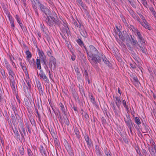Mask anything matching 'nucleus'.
<instances>
[{
  "label": "nucleus",
  "mask_w": 156,
  "mask_h": 156,
  "mask_svg": "<svg viewBox=\"0 0 156 156\" xmlns=\"http://www.w3.org/2000/svg\"><path fill=\"white\" fill-rule=\"evenodd\" d=\"M101 54L94 46L92 45L89 46V53H87V58L91 63H94L96 61L98 62V59L99 57L100 58Z\"/></svg>",
  "instance_id": "obj_1"
},
{
  "label": "nucleus",
  "mask_w": 156,
  "mask_h": 156,
  "mask_svg": "<svg viewBox=\"0 0 156 156\" xmlns=\"http://www.w3.org/2000/svg\"><path fill=\"white\" fill-rule=\"evenodd\" d=\"M38 54L39 55L38 59L41 61V62L43 64L46 65H47V62L46 55L42 50L39 49L38 50Z\"/></svg>",
  "instance_id": "obj_2"
},
{
  "label": "nucleus",
  "mask_w": 156,
  "mask_h": 156,
  "mask_svg": "<svg viewBox=\"0 0 156 156\" xmlns=\"http://www.w3.org/2000/svg\"><path fill=\"white\" fill-rule=\"evenodd\" d=\"M151 145H148V147L150 154L152 156L155 155L156 154V146L155 143L152 140L150 142Z\"/></svg>",
  "instance_id": "obj_3"
},
{
  "label": "nucleus",
  "mask_w": 156,
  "mask_h": 156,
  "mask_svg": "<svg viewBox=\"0 0 156 156\" xmlns=\"http://www.w3.org/2000/svg\"><path fill=\"white\" fill-rule=\"evenodd\" d=\"M39 7L41 11L43 12L45 16H49L50 15L51 12L49 9L43 4H40Z\"/></svg>",
  "instance_id": "obj_4"
},
{
  "label": "nucleus",
  "mask_w": 156,
  "mask_h": 156,
  "mask_svg": "<svg viewBox=\"0 0 156 156\" xmlns=\"http://www.w3.org/2000/svg\"><path fill=\"white\" fill-rule=\"evenodd\" d=\"M37 73H38L37 72ZM37 74H38V73H37ZM38 75L40 76V79L41 80H44L47 83H48L49 82V80L48 78L46 76V74L42 70H40V73Z\"/></svg>",
  "instance_id": "obj_5"
},
{
  "label": "nucleus",
  "mask_w": 156,
  "mask_h": 156,
  "mask_svg": "<svg viewBox=\"0 0 156 156\" xmlns=\"http://www.w3.org/2000/svg\"><path fill=\"white\" fill-rule=\"evenodd\" d=\"M100 57V58L99 57L98 59V62L96 61L94 63H100L101 62V60H102L105 64L108 65H109V62L106 58L105 55L101 54Z\"/></svg>",
  "instance_id": "obj_6"
},
{
  "label": "nucleus",
  "mask_w": 156,
  "mask_h": 156,
  "mask_svg": "<svg viewBox=\"0 0 156 156\" xmlns=\"http://www.w3.org/2000/svg\"><path fill=\"white\" fill-rule=\"evenodd\" d=\"M46 17L44 16V17L45 18V21L47 24L50 26H52L53 24V20H54V17L52 16H46Z\"/></svg>",
  "instance_id": "obj_7"
},
{
  "label": "nucleus",
  "mask_w": 156,
  "mask_h": 156,
  "mask_svg": "<svg viewBox=\"0 0 156 156\" xmlns=\"http://www.w3.org/2000/svg\"><path fill=\"white\" fill-rule=\"evenodd\" d=\"M32 6L37 16H39L38 10L37 8V3H39L38 0H33L32 1Z\"/></svg>",
  "instance_id": "obj_8"
},
{
  "label": "nucleus",
  "mask_w": 156,
  "mask_h": 156,
  "mask_svg": "<svg viewBox=\"0 0 156 156\" xmlns=\"http://www.w3.org/2000/svg\"><path fill=\"white\" fill-rule=\"evenodd\" d=\"M126 118H124V119L126 125L129 127V128H130L132 125V120L129 115H126Z\"/></svg>",
  "instance_id": "obj_9"
},
{
  "label": "nucleus",
  "mask_w": 156,
  "mask_h": 156,
  "mask_svg": "<svg viewBox=\"0 0 156 156\" xmlns=\"http://www.w3.org/2000/svg\"><path fill=\"white\" fill-rule=\"evenodd\" d=\"M114 100L118 108L120 109V105L121 101L120 100V97L118 96L114 97Z\"/></svg>",
  "instance_id": "obj_10"
},
{
  "label": "nucleus",
  "mask_w": 156,
  "mask_h": 156,
  "mask_svg": "<svg viewBox=\"0 0 156 156\" xmlns=\"http://www.w3.org/2000/svg\"><path fill=\"white\" fill-rule=\"evenodd\" d=\"M62 24L63 25V27L62 28V30L63 32L64 33V35L65 34H67V32H68L69 28H68L67 24L65 23V22L62 20Z\"/></svg>",
  "instance_id": "obj_11"
},
{
  "label": "nucleus",
  "mask_w": 156,
  "mask_h": 156,
  "mask_svg": "<svg viewBox=\"0 0 156 156\" xmlns=\"http://www.w3.org/2000/svg\"><path fill=\"white\" fill-rule=\"evenodd\" d=\"M15 76V74H14V75H11L9 76V77L11 83V85L13 89V88L15 89V82L14 79V76Z\"/></svg>",
  "instance_id": "obj_12"
},
{
  "label": "nucleus",
  "mask_w": 156,
  "mask_h": 156,
  "mask_svg": "<svg viewBox=\"0 0 156 156\" xmlns=\"http://www.w3.org/2000/svg\"><path fill=\"white\" fill-rule=\"evenodd\" d=\"M7 16L9 19L10 23L11 24V27L14 29L15 27V25L14 24V19L12 16L10 15L9 13L7 14Z\"/></svg>",
  "instance_id": "obj_13"
},
{
  "label": "nucleus",
  "mask_w": 156,
  "mask_h": 156,
  "mask_svg": "<svg viewBox=\"0 0 156 156\" xmlns=\"http://www.w3.org/2000/svg\"><path fill=\"white\" fill-rule=\"evenodd\" d=\"M15 18L21 29H24V27L23 26V25L21 22V20L18 15H16L15 16Z\"/></svg>",
  "instance_id": "obj_14"
},
{
  "label": "nucleus",
  "mask_w": 156,
  "mask_h": 156,
  "mask_svg": "<svg viewBox=\"0 0 156 156\" xmlns=\"http://www.w3.org/2000/svg\"><path fill=\"white\" fill-rule=\"evenodd\" d=\"M144 22H142L141 25L146 29H147L149 30H151V26L146 20H144Z\"/></svg>",
  "instance_id": "obj_15"
},
{
  "label": "nucleus",
  "mask_w": 156,
  "mask_h": 156,
  "mask_svg": "<svg viewBox=\"0 0 156 156\" xmlns=\"http://www.w3.org/2000/svg\"><path fill=\"white\" fill-rule=\"evenodd\" d=\"M49 63L53 64L54 67L56 66V60L53 56H51L49 58Z\"/></svg>",
  "instance_id": "obj_16"
},
{
  "label": "nucleus",
  "mask_w": 156,
  "mask_h": 156,
  "mask_svg": "<svg viewBox=\"0 0 156 156\" xmlns=\"http://www.w3.org/2000/svg\"><path fill=\"white\" fill-rule=\"evenodd\" d=\"M84 137L88 147H91V140L90 139L88 135H87L85 136Z\"/></svg>",
  "instance_id": "obj_17"
},
{
  "label": "nucleus",
  "mask_w": 156,
  "mask_h": 156,
  "mask_svg": "<svg viewBox=\"0 0 156 156\" xmlns=\"http://www.w3.org/2000/svg\"><path fill=\"white\" fill-rule=\"evenodd\" d=\"M53 23V24L58 26L59 27H60L62 26V22L59 21L58 19H55V18H54Z\"/></svg>",
  "instance_id": "obj_18"
},
{
  "label": "nucleus",
  "mask_w": 156,
  "mask_h": 156,
  "mask_svg": "<svg viewBox=\"0 0 156 156\" xmlns=\"http://www.w3.org/2000/svg\"><path fill=\"white\" fill-rule=\"evenodd\" d=\"M77 5L79 6L82 7L83 9H84L85 8V5L83 3L82 0H76Z\"/></svg>",
  "instance_id": "obj_19"
},
{
  "label": "nucleus",
  "mask_w": 156,
  "mask_h": 156,
  "mask_svg": "<svg viewBox=\"0 0 156 156\" xmlns=\"http://www.w3.org/2000/svg\"><path fill=\"white\" fill-rule=\"evenodd\" d=\"M59 105L61 107V110L62 112L63 113L64 115H66L67 114V112L66 111L64 105L62 103H61L59 104Z\"/></svg>",
  "instance_id": "obj_20"
},
{
  "label": "nucleus",
  "mask_w": 156,
  "mask_h": 156,
  "mask_svg": "<svg viewBox=\"0 0 156 156\" xmlns=\"http://www.w3.org/2000/svg\"><path fill=\"white\" fill-rule=\"evenodd\" d=\"M81 35L84 37H87V33L86 30L84 29H81L80 30Z\"/></svg>",
  "instance_id": "obj_21"
},
{
  "label": "nucleus",
  "mask_w": 156,
  "mask_h": 156,
  "mask_svg": "<svg viewBox=\"0 0 156 156\" xmlns=\"http://www.w3.org/2000/svg\"><path fill=\"white\" fill-rule=\"evenodd\" d=\"M26 54L27 55L26 56V58L27 60H29V59H30L32 57V55L31 53L29 51H27L26 52Z\"/></svg>",
  "instance_id": "obj_22"
},
{
  "label": "nucleus",
  "mask_w": 156,
  "mask_h": 156,
  "mask_svg": "<svg viewBox=\"0 0 156 156\" xmlns=\"http://www.w3.org/2000/svg\"><path fill=\"white\" fill-rule=\"evenodd\" d=\"M41 61L38 58L36 59V64L37 66V68L38 69L41 70Z\"/></svg>",
  "instance_id": "obj_23"
},
{
  "label": "nucleus",
  "mask_w": 156,
  "mask_h": 156,
  "mask_svg": "<svg viewBox=\"0 0 156 156\" xmlns=\"http://www.w3.org/2000/svg\"><path fill=\"white\" fill-rule=\"evenodd\" d=\"M37 85L38 87L40 94H42L43 93V91L41 84L40 83V82H39V83L37 84Z\"/></svg>",
  "instance_id": "obj_24"
},
{
  "label": "nucleus",
  "mask_w": 156,
  "mask_h": 156,
  "mask_svg": "<svg viewBox=\"0 0 156 156\" xmlns=\"http://www.w3.org/2000/svg\"><path fill=\"white\" fill-rule=\"evenodd\" d=\"M79 24L75 20H74L73 22V23L75 25V27L76 28H80L81 27V23L78 22Z\"/></svg>",
  "instance_id": "obj_25"
},
{
  "label": "nucleus",
  "mask_w": 156,
  "mask_h": 156,
  "mask_svg": "<svg viewBox=\"0 0 156 156\" xmlns=\"http://www.w3.org/2000/svg\"><path fill=\"white\" fill-rule=\"evenodd\" d=\"M12 110H13V111H14V112L15 113L16 117H17V116H16L17 115H18L17 114H16L15 111H16V110H17V105L16 103L14 104H12Z\"/></svg>",
  "instance_id": "obj_26"
},
{
  "label": "nucleus",
  "mask_w": 156,
  "mask_h": 156,
  "mask_svg": "<svg viewBox=\"0 0 156 156\" xmlns=\"http://www.w3.org/2000/svg\"><path fill=\"white\" fill-rule=\"evenodd\" d=\"M133 18H134L135 19H136V20H137L141 24H142L143 22L140 21V18L138 16H136L135 14H134V12L133 11Z\"/></svg>",
  "instance_id": "obj_27"
},
{
  "label": "nucleus",
  "mask_w": 156,
  "mask_h": 156,
  "mask_svg": "<svg viewBox=\"0 0 156 156\" xmlns=\"http://www.w3.org/2000/svg\"><path fill=\"white\" fill-rule=\"evenodd\" d=\"M129 29L134 33H136L137 31H138L136 27H134L132 25H131L130 26V27H129Z\"/></svg>",
  "instance_id": "obj_28"
},
{
  "label": "nucleus",
  "mask_w": 156,
  "mask_h": 156,
  "mask_svg": "<svg viewBox=\"0 0 156 156\" xmlns=\"http://www.w3.org/2000/svg\"><path fill=\"white\" fill-rule=\"evenodd\" d=\"M39 149L40 152L42 155H43V154H44L45 155H46L45 150L44 148L42 146H41L40 147Z\"/></svg>",
  "instance_id": "obj_29"
},
{
  "label": "nucleus",
  "mask_w": 156,
  "mask_h": 156,
  "mask_svg": "<svg viewBox=\"0 0 156 156\" xmlns=\"http://www.w3.org/2000/svg\"><path fill=\"white\" fill-rule=\"evenodd\" d=\"M9 58L10 59V61L11 62V63L12 64V65L13 66H15V64L14 63V62L13 61L12 59H14V58L12 56V55H9Z\"/></svg>",
  "instance_id": "obj_30"
},
{
  "label": "nucleus",
  "mask_w": 156,
  "mask_h": 156,
  "mask_svg": "<svg viewBox=\"0 0 156 156\" xmlns=\"http://www.w3.org/2000/svg\"><path fill=\"white\" fill-rule=\"evenodd\" d=\"M77 44L81 47L84 45L83 41L80 39H79L76 41Z\"/></svg>",
  "instance_id": "obj_31"
},
{
  "label": "nucleus",
  "mask_w": 156,
  "mask_h": 156,
  "mask_svg": "<svg viewBox=\"0 0 156 156\" xmlns=\"http://www.w3.org/2000/svg\"><path fill=\"white\" fill-rule=\"evenodd\" d=\"M95 152L98 156H101V151L99 148L97 146L96 147Z\"/></svg>",
  "instance_id": "obj_32"
},
{
  "label": "nucleus",
  "mask_w": 156,
  "mask_h": 156,
  "mask_svg": "<svg viewBox=\"0 0 156 156\" xmlns=\"http://www.w3.org/2000/svg\"><path fill=\"white\" fill-rule=\"evenodd\" d=\"M28 86V87L27 88V89L28 88L30 89L31 87V84H30V80L29 79V76L28 75L27 77V80H26Z\"/></svg>",
  "instance_id": "obj_33"
},
{
  "label": "nucleus",
  "mask_w": 156,
  "mask_h": 156,
  "mask_svg": "<svg viewBox=\"0 0 156 156\" xmlns=\"http://www.w3.org/2000/svg\"><path fill=\"white\" fill-rule=\"evenodd\" d=\"M27 60L28 61L30 66H33L35 65V62L34 59V58H33L31 60H30V59H29V60Z\"/></svg>",
  "instance_id": "obj_34"
},
{
  "label": "nucleus",
  "mask_w": 156,
  "mask_h": 156,
  "mask_svg": "<svg viewBox=\"0 0 156 156\" xmlns=\"http://www.w3.org/2000/svg\"><path fill=\"white\" fill-rule=\"evenodd\" d=\"M4 61V62L5 63L6 68L7 69H9L11 68L10 65L9 64V62L7 60L5 59Z\"/></svg>",
  "instance_id": "obj_35"
},
{
  "label": "nucleus",
  "mask_w": 156,
  "mask_h": 156,
  "mask_svg": "<svg viewBox=\"0 0 156 156\" xmlns=\"http://www.w3.org/2000/svg\"><path fill=\"white\" fill-rule=\"evenodd\" d=\"M132 44L133 45H136L137 44L138 42L136 40H134L131 36V41Z\"/></svg>",
  "instance_id": "obj_36"
},
{
  "label": "nucleus",
  "mask_w": 156,
  "mask_h": 156,
  "mask_svg": "<svg viewBox=\"0 0 156 156\" xmlns=\"http://www.w3.org/2000/svg\"><path fill=\"white\" fill-rule=\"evenodd\" d=\"M134 121L138 125H139L141 124V122L139 118L138 117H136L134 118Z\"/></svg>",
  "instance_id": "obj_37"
},
{
  "label": "nucleus",
  "mask_w": 156,
  "mask_h": 156,
  "mask_svg": "<svg viewBox=\"0 0 156 156\" xmlns=\"http://www.w3.org/2000/svg\"><path fill=\"white\" fill-rule=\"evenodd\" d=\"M138 40V42L142 45H144L145 44L144 40L143 37Z\"/></svg>",
  "instance_id": "obj_38"
},
{
  "label": "nucleus",
  "mask_w": 156,
  "mask_h": 156,
  "mask_svg": "<svg viewBox=\"0 0 156 156\" xmlns=\"http://www.w3.org/2000/svg\"><path fill=\"white\" fill-rule=\"evenodd\" d=\"M27 153L28 156H33V153L31 150L30 148H28L27 149Z\"/></svg>",
  "instance_id": "obj_39"
},
{
  "label": "nucleus",
  "mask_w": 156,
  "mask_h": 156,
  "mask_svg": "<svg viewBox=\"0 0 156 156\" xmlns=\"http://www.w3.org/2000/svg\"><path fill=\"white\" fill-rule=\"evenodd\" d=\"M122 103L125 108H126L127 110H128L129 108L128 105H126V101L125 100H122Z\"/></svg>",
  "instance_id": "obj_40"
},
{
  "label": "nucleus",
  "mask_w": 156,
  "mask_h": 156,
  "mask_svg": "<svg viewBox=\"0 0 156 156\" xmlns=\"http://www.w3.org/2000/svg\"><path fill=\"white\" fill-rule=\"evenodd\" d=\"M19 152L20 154L23 155L24 153V150L23 147H20V148Z\"/></svg>",
  "instance_id": "obj_41"
},
{
  "label": "nucleus",
  "mask_w": 156,
  "mask_h": 156,
  "mask_svg": "<svg viewBox=\"0 0 156 156\" xmlns=\"http://www.w3.org/2000/svg\"><path fill=\"white\" fill-rule=\"evenodd\" d=\"M20 66L25 73H26V72H27V69L24 64L21 65Z\"/></svg>",
  "instance_id": "obj_42"
},
{
  "label": "nucleus",
  "mask_w": 156,
  "mask_h": 156,
  "mask_svg": "<svg viewBox=\"0 0 156 156\" xmlns=\"http://www.w3.org/2000/svg\"><path fill=\"white\" fill-rule=\"evenodd\" d=\"M47 55L51 57V56H53V54H52V51L51 50H48L47 52Z\"/></svg>",
  "instance_id": "obj_43"
},
{
  "label": "nucleus",
  "mask_w": 156,
  "mask_h": 156,
  "mask_svg": "<svg viewBox=\"0 0 156 156\" xmlns=\"http://www.w3.org/2000/svg\"><path fill=\"white\" fill-rule=\"evenodd\" d=\"M75 133L78 138H79L80 137V135L79 134V132L78 129L76 128L75 129Z\"/></svg>",
  "instance_id": "obj_44"
},
{
  "label": "nucleus",
  "mask_w": 156,
  "mask_h": 156,
  "mask_svg": "<svg viewBox=\"0 0 156 156\" xmlns=\"http://www.w3.org/2000/svg\"><path fill=\"white\" fill-rule=\"evenodd\" d=\"M7 70L9 76L11 75H14V74H15L11 68L7 69Z\"/></svg>",
  "instance_id": "obj_45"
},
{
  "label": "nucleus",
  "mask_w": 156,
  "mask_h": 156,
  "mask_svg": "<svg viewBox=\"0 0 156 156\" xmlns=\"http://www.w3.org/2000/svg\"><path fill=\"white\" fill-rule=\"evenodd\" d=\"M22 131L23 132L24 135H26V131L24 127L23 124L21 123L20 126Z\"/></svg>",
  "instance_id": "obj_46"
},
{
  "label": "nucleus",
  "mask_w": 156,
  "mask_h": 156,
  "mask_svg": "<svg viewBox=\"0 0 156 156\" xmlns=\"http://www.w3.org/2000/svg\"><path fill=\"white\" fill-rule=\"evenodd\" d=\"M136 33V35L137 36V38L138 39L143 37L142 35H141L140 32L139 31V30L137 31Z\"/></svg>",
  "instance_id": "obj_47"
},
{
  "label": "nucleus",
  "mask_w": 156,
  "mask_h": 156,
  "mask_svg": "<svg viewBox=\"0 0 156 156\" xmlns=\"http://www.w3.org/2000/svg\"><path fill=\"white\" fill-rule=\"evenodd\" d=\"M112 105H113L112 108H113V109L114 110V112H115V114L116 115H118V113H117V109H116V108L115 106L114 105V103H113L112 104Z\"/></svg>",
  "instance_id": "obj_48"
},
{
  "label": "nucleus",
  "mask_w": 156,
  "mask_h": 156,
  "mask_svg": "<svg viewBox=\"0 0 156 156\" xmlns=\"http://www.w3.org/2000/svg\"><path fill=\"white\" fill-rule=\"evenodd\" d=\"M130 66L132 68L134 69L136 67V64L134 62H133V63H130Z\"/></svg>",
  "instance_id": "obj_49"
},
{
  "label": "nucleus",
  "mask_w": 156,
  "mask_h": 156,
  "mask_svg": "<svg viewBox=\"0 0 156 156\" xmlns=\"http://www.w3.org/2000/svg\"><path fill=\"white\" fill-rule=\"evenodd\" d=\"M142 3L143 5L145 7H147V3L146 1V0H141Z\"/></svg>",
  "instance_id": "obj_50"
},
{
  "label": "nucleus",
  "mask_w": 156,
  "mask_h": 156,
  "mask_svg": "<svg viewBox=\"0 0 156 156\" xmlns=\"http://www.w3.org/2000/svg\"><path fill=\"white\" fill-rule=\"evenodd\" d=\"M1 73L2 76H3V77L4 78H5L6 77V76L5 75V73L4 70H1Z\"/></svg>",
  "instance_id": "obj_51"
},
{
  "label": "nucleus",
  "mask_w": 156,
  "mask_h": 156,
  "mask_svg": "<svg viewBox=\"0 0 156 156\" xmlns=\"http://www.w3.org/2000/svg\"><path fill=\"white\" fill-rule=\"evenodd\" d=\"M84 75L86 79H88V76L87 72L86 70H85L84 72Z\"/></svg>",
  "instance_id": "obj_52"
},
{
  "label": "nucleus",
  "mask_w": 156,
  "mask_h": 156,
  "mask_svg": "<svg viewBox=\"0 0 156 156\" xmlns=\"http://www.w3.org/2000/svg\"><path fill=\"white\" fill-rule=\"evenodd\" d=\"M133 80L137 84H138V83H139V82L138 81V79L137 78V77L136 76H135L133 78Z\"/></svg>",
  "instance_id": "obj_53"
},
{
  "label": "nucleus",
  "mask_w": 156,
  "mask_h": 156,
  "mask_svg": "<svg viewBox=\"0 0 156 156\" xmlns=\"http://www.w3.org/2000/svg\"><path fill=\"white\" fill-rule=\"evenodd\" d=\"M15 136L17 138H19L20 137V136L18 132L17 131L14 132Z\"/></svg>",
  "instance_id": "obj_54"
},
{
  "label": "nucleus",
  "mask_w": 156,
  "mask_h": 156,
  "mask_svg": "<svg viewBox=\"0 0 156 156\" xmlns=\"http://www.w3.org/2000/svg\"><path fill=\"white\" fill-rule=\"evenodd\" d=\"M30 122L31 124L32 125L34 126L35 124V121L34 120V119H30Z\"/></svg>",
  "instance_id": "obj_55"
},
{
  "label": "nucleus",
  "mask_w": 156,
  "mask_h": 156,
  "mask_svg": "<svg viewBox=\"0 0 156 156\" xmlns=\"http://www.w3.org/2000/svg\"><path fill=\"white\" fill-rule=\"evenodd\" d=\"M75 70L76 73L77 74V75H80V72L79 69L77 67H76L75 69Z\"/></svg>",
  "instance_id": "obj_56"
},
{
  "label": "nucleus",
  "mask_w": 156,
  "mask_h": 156,
  "mask_svg": "<svg viewBox=\"0 0 156 156\" xmlns=\"http://www.w3.org/2000/svg\"><path fill=\"white\" fill-rule=\"evenodd\" d=\"M90 101L93 103L94 104L95 103V100L93 97L91 96L90 98Z\"/></svg>",
  "instance_id": "obj_57"
},
{
  "label": "nucleus",
  "mask_w": 156,
  "mask_h": 156,
  "mask_svg": "<svg viewBox=\"0 0 156 156\" xmlns=\"http://www.w3.org/2000/svg\"><path fill=\"white\" fill-rule=\"evenodd\" d=\"M130 4L131 5L132 7H133L134 8H136V6L134 4V3L132 1H131L130 0H128Z\"/></svg>",
  "instance_id": "obj_58"
},
{
  "label": "nucleus",
  "mask_w": 156,
  "mask_h": 156,
  "mask_svg": "<svg viewBox=\"0 0 156 156\" xmlns=\"http://www.w3.org/2000/svg\"><path fill=\"white\" fill-rule=\"evenodd\" d=\"M142 153L145 156H146V155L147 154V152L144 149L143 150Z\"/></svg>",
  "instance_id": "obj_59"
},
{
  "label": "nucleus",
  "mask_w": 156,
  "mask_h": 156,
  "mask_svg": "<svg viewBox=\"0 0 156 156\" xmlns=\"http://www.w3.org/2000/svg\"><path fill=\"white\" fill-rule=\"evenodd\" d=\"M105 153L107 156H112L110 154V152L108 151L107 150V151H105Z\"/></svg>",
  "instance_id": "obj_60"
},
{
  "label": "nucleus",
  "mask_w": 156,
  "mask_h": 156,
  "mask_svg": "<svg viewBox=\"0 0 156 156\" xmlns=\"http://www.w3.org/2000/svg\"><path fill=\"white\" fill-rule=\"evenodd\" d=\"M140 18H141V19L143 21V22H144V20H146L144 18V16L143 15H140Z\"/></svg>",
  "instance_id": "obj_61"
},
{
  "label": "nucleus",
  "mask_w": 156,
  "mask_h": 156,
  "mask_svg": "<svg viewBox=\"0 0 156 156\" xmlns=\"http://www.w3.org/2000/svg\"><path fill=\"white\" fill-rule=\"evenodd\" d=\"M83 47V48L85 50V51L87 53H87H89V50H88L87 49V48L85 46H84V45Z\"/></svg>",
  "instance_id": "obj_62"
},
{
  "label": "nucleus",
  "mask_w": 156,
  "mask_h": 156,
  "mask_svg": "<svg viewBox=\"0 0 156 156\" xmlns=\"http://www.w3.org/2000/svg\"><path fill=\"white\" fill-rule=\"evenodd\" d=\"M45 34L46 35H45V36L47 38V39L48 40L50 39L48 33Z\"/></svg>",
  "instance_id": "obj_63"
},
{
  "label": "nucleus",
  "mask_w": 156,
  "mask_h": 156,
  "mask_svg": "<svg viewBox=\"0 0 156 156\" xmlns=\"http://www.w3.org/2000/svg\"><path fill=\"white\" fill-rule=\"evenodd\" d=\"M35 111H36V112L37 113V117L39 118H40V115L39 113H38V110L37 109H35Z\"/></svg>",
  "instance_id": "obj_64"
}]
</instances>
